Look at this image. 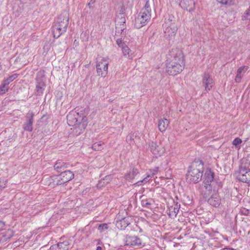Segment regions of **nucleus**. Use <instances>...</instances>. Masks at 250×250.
Wrapping results in <instances>:
<instances>
[{
	"label": "nucleus",
	"mask_w": 250,
	"mask_h": 250,
	"mask_svg": "<svg viewBox=\"0 0 250 250\" xmlns=\"http://www.w3.org/2000/svg\"><path fill=\"white\" fill-rule=\"evenodd\" d=\"M204 171V163L201 160L195 161L188 168L186 174L187 181L190 183H197L201 181Z\"/></svg>",
	"instance_id": "f257e3e1"
},
{
	"label": "nucleus",
	"mask_w": 250,
	"mask_h": 250,
	"mask_svg": "<svg viewBox=\"0 0 250 250\" xmlns=\"http://www.w3.org/2000/svg\"><path fill=\"white\" fill-rule=\"evenodd\" d=\"M69 24V16L67 12H63L57 18L52 27L54 38L58 39L66 31Z\"/></svg>",
	"instance_id": "f03ea898"
},
{
	"label": "nucleus",
	"mask_w": 250,
	"mask_h": 250,
	"mask_svg": "<svg viewBox=\"0 0 250 250\" xmlns=\"http://www.w3.org/2000/svg\"><path fill=\"white\" fill-rule=\"evenodd\" d=\"M87 118L83 113L72 110L67 115V124L69 126L78 127L81 131L87 125Z\"/></svg>",
	"instance_id": "7ed1b4c3"
},
{
	"label": "nucleus",
	"mask_w": 250,
	"mask_h": 250,
	"mask_svg": "<svg viewBox=\"0 0 250 250\" xmlns=\"http://www.w3.org/2000/svg\"><path fill=\"white\" fill-rule=\"evenodd\" d=\"M151 9L148 0L146 1L145 6L135 19L134 25L136 28L139 29L145 26L149 21L151 18Z\"/></svg>",
	"instance_id": "20e7f679"
},
{
	"label": "nucleus",
	"mask_w": 250,
	"mask_h": 250,
	"mask_svg": "<svg viewBox=\"0 0 250 250\" xmlns=\"http://www.w3.org/2000/svg\"><path fill=\"white\" fill-rule=\"evenodd\" d=\"M185 62L180 63L175 61L169 60L166 63V71L172 76H175L181 73L184 68Z\"/></svg>",
	"instance_id": "39448f33"
},
{
	"label": "nucleus",
	"mask_w": 250,
	"mask_h": 250,
	"mask_svg": "<svg viewBox=\"0 0 250 250\" xmlns=\"http://www.w3.org/2000/svg\"><path fill=\"white\" fill-rule=\"evenodd\" d=\"M74 177V174L71 171L66 170L59 175L53 176V180L57 185H61L71 180Z\"/></svg>",
	"instance_id": "423d86ee"
},
{
	"label": "nucleus",
	"mask_w": 250,
	"mask_h": 250,
	"mask_svg": "<svg viewBox=\"0 0 250 250\" xmlns=\"http://www.w3.org/2000/svg\"><path fill=\"white\" fill-rule=\"evenodd\" d=\"M237 179L241 182L250 185V169L241 165L239 167Z\"/></svg>",
	"instance_id": "0eeeda50"
},
{
	"label": "nucleus",
	"mask_w": 250,
	"mask_h": 250,
	"mask_svg": "<svg viewBox=\"0 0 250 250\" xmlns=\"http://www.w3.org/2000/svg\"><path fill=\"white\" fill-rule=\"evenodd\" d=\"M108 63L106 60L102 59L97 61L96 63L97 72L99 76L105 77L107 74Z\"/></svg>",
	"instance_id": "6e6552de"
},
{
	"label": "nucleus",
	"mask_w": 250,
	"mask_h": 250,
	"mask_svg": "<svg viewBox=\"0 0 250 250\" xmlns=\"http://www.w3.org/2000/svg\"><path fill=\"white\" fill-rule=\"evenodd\" d=\"M168 56L169 60L177 61L180 63L185 62L183 53L181 50L178 48L172 49L169 51Z\"/></svg>",
	"instance_id": "1a4fd4ad"
},
{
	"label": "nucleus",
	"mask_w": 250,
	"mask_h": 250,
	"mask_svg": "<svg viewBox=\"0 0 250 250\" xmlns=\"http://www.w3.org/2000/svg\"><path fill=\"white\" fill-rule=\"evenodd\" d=\"M116 32L122 33L126 28L125 19L124 15L120 14L115 19Z\"/></svg>",
	"instance_id": "9d476101"
},
{
	"label": "nucleus",
	"mask_w": 250,
	"mask_h": 250,
	"mask_svg": "<svg viewBox=\"0 0 250 250\" xmlns=\"http://www.w3.org/2000/svg\"><path fill=\"white\" fill-rule=\"evenodd\" d=\"M213 185V184L202 183L199 187V192L204 198L208 197L211 193L212 190H215Z\"/></svg>",
	"instance_id": "9b49d317"
},
{
	"label": "nucleus",
	"mask_w": 250,
	"mask_h": 250,
	"mask_svg": "<svg viewBox=\"0 0 250 250\" xmlns=\"http://www.w3.org/2000/svg\"><path fill=\"white\" fill-rule=\"evenodd\" d=\"M34 113L32 111H29L26 116V121L22 125V128L28 132H31L33 130V117Z\"/></svg>",
	"instance_id": "f8f14e48"
},
{
	"label": "nucleus",
	"mask_w": 250,
	"mask_h": 250,
	"mask_svg": "<svg viewBox=\"0 0 250 250\" xmlns=\"http://www.w3.org/2000/svg\"><path fill=\"white\" fill-rule=\"evenodd\" d=\"M164 29L165 37L167 39L170 41L174 38L177 30V26L164 27Z\"/></svg>",
	"instance_id": "ddd939ff"
},
{
	"label": "nucleus",
	"mask_w": 250,
	"mask_h": 250,
	"mask_svg": "<svg viewBox=\"0 0 250 250\" xmlns=\"http://www.w3.org/2000/svg\"><path fill=\"white\" fill-rule=\"evenodd\" d=\"M202 82L205 89L207 91L210 90L214 85V82L208 73H205L203 78Z\"/></svg>",
	"instance_id": "4468645a"
},
{
	"label": "nucleus",
	"mask_w": 250,
	"mask_h": 250,
	"mask_svg": "<svg viewBox=\"0 0 250 250\" xmlns=\"http://www.w3.org/2000/svg\"><path fill=\"white\" fill-rule=\"evenodd\" d=\"M151 152L154 155L161 156L165 152L163 147H160L155 142H152L149 145Z\"/></svg>",
	"instance_id": "2eb2a0df"
},
{
	"label": "nucleus",
	"mask_w": 250,
	"mask_h": 250,
	"mask_svg": "<svg viewBox=\"0 0 250 250\" xmlns=\"http://www.w3.org/2000/svg\"><path fill=\"white\" fill-rule=\"evenodd\" d=\"M182 6L189 12L192 11L195 8V1L193 0H181Z\"/></svg>",
	"instance_id": "dca6fc26"
},
{
	"label": "nucleus",
	"mask_w": 250,
	"mask_h": 250,
	"mask_svg": "<svg viewBox=\"0 0 250 250\" xmlns=\"http://www.w3.org/2000/svg\"><path fill=\"white\" fill-rule=\"evenodd\" d=\"M208 202L211 206L216 208L218 207L221 203L220 196L216 193L213 194L211 197L208 198Z\"/></svg>",
	"instance_id": "f3484780"
},
{
	"label": "nucleus",
	"mask_w": 250,
	"mask_h": 250,
	"mask_svg": "<svg viewBox=\"0 0 250 250\" xmlns=\"http://www.w3.org/2000/svg\"><path fill=\"white\" fill-rule=\"evenodd\" d=\"M175 18L171 15H167L165 17V23L163 24V27H172L176 26L175 24Z\"/></svg>",
	"instance_id": "a211bd4d"
},
{
	"label": "nucleus",
	"mask_w": 250,
	"mask_h": 250,
	"mask_svg": "<svg viewBox=\"0 0 250 250\" xmlns=\"http://www.w3.org/2000/svg\"><path fill=\"white\" fill-rule=\"evenodd\" d=\"M214 176V173L210 169L206 170L203 178V183L213 184Z\"/></svg>",
	"instance_id": "6ab92c4d"
},
{
	"label": "nucleus",
	"mask_w": 250,
	"mask_h": 250,
	"mask_svg": "<svg viewBox=\"0 0 250 250\" xmlns=\"http://www.w3.org/2000/svg\"><path fill=\"white\" fill-rule=\"evenodd\" d=\"M180 208V205L178 203L174 204L173 206H171L169 208L168 212H167L168 215L171 218H174L176 216V215L179 212V210Z\"/></svg>",
	"instance_id": "aec40b11"
},
{
	"label": "nucleus",
	"mask_w": 250,
	"mask_h": 250,
	"mask_svg": "<svg viewBox=\"0 0 250 250\" xmlns=\"http://www.w3.org/2000/svg\"><path fill=\"white\" fill-rule=\"evenodd\" d=\"M126 242L127 245L138 246L141 244V240L136 236H129L127 237Z\"/></svg>",
	"instance_id": "412c9836"
},
{
	"label": "nucleus",
	"mask_w": 250,
	"mask_h": 250,
	"mask_svg": "<svg viewBox=\"0 0 250 250\" xmlns=\"http://www.w3.org/2000/svg\"><path fill=\"white\" fill-rule=\"evenodd\" d=\"M248 68V66L244 65L240 67L238 69L235 77V81L236 83H239L241 82L242 77L247 71Z\"/></svg>",
	"instance_id": "4be33fe9"
},
{
	"label": "nucleus",
	"mask_w": 250,
	"mask_h": 250,
	"mask_svg": "<svg viewBox=\"0 0 250 250\" xmlns=\"http://www.w3.org/2000/svg\"><path fill=\"white\" fill-rule=\"evenodd\" d=\"M129 224L130 222L128 221V218H124L117 221L116 226L118 229L123 230L125 229Z\"/></svg>",
	"instance_id": "5701e85b"
},
{
	"label": "nucleus",
	"mask_w": 250,
	"mask_h": 250,
	"mask_svg": "<svg viewBox=\"0 0 250 250\" xmlns=\"http://www.w3.org/2000/svg\"><path fill=\"white\" fill-rule=\"evenodd\" d=\"M69 163H64L62 161L57 162L54 166V167L55 170L58 172H60L62 170H64L65 168H68L69 166Z\"/></svg>",
	"instance_id": "b1692460"
},
{
	"label": "nucleus",
	"mask_w": 250,
	"mask_h": 250,
	"mask_svg": "<svg viewBox=\"0 0 250 250\" xmlns=\"http://www.w3.org/2000/svg\"><path fill=\"white\" fill-rule=\"evenodd\" d=\"M138 173V170L137 168H133L125 175V178L126 180L131 181L135 178Z\"/></svg>",
	"instance_id": "393cba45"
},
{
	"label": "nucleus",
	"mask_w": 250,
	"mask_h": 250,
	"mask_svg": "<svg viewBox=\"0 0 250 250\" xmlns=\"http://www.w3.org/2000/svg\"><path fill=\"white\" fill-rule=\"evenodd\" d=\"M169 122L167 119L159 120L158 123L159 129L161 132H164L167 128Z\"/></svg>",
	"instance_id": "a878e982"
},
{
	"label": "nucleus",
	"mask_w": 250,
	"mask_h": 250,
	"mask_svg": "<svg viewBox=\"0 0 250 250\" xmlns=\"http://www.w3.org/2000/svg\"><path fill=\"white\" fill-rule=\"evenodd\" d=\"M45 84L42 80L38 81L36 85V93L37 95H41L42 94Z\"/></svg>",
	"instance_id": "bb28decb"
},
{
	"label": "nucleus",
	"mask_w": 250,
	"mask_h": 250,
	"mask_svg": "<svg viewBox=\"0 0 250 250\" xmlns=\"http://www.w3.org/2000/svg\"><path fill=\"white\" fill-rule=\"evenodd\" d=\"M69 242L67 241H64L62 242L58 243L56 245L53 247H55L56 250H68Z\"/></svg>",
	"instance_id": "cd10ccee"
},
{
	"label": "nucleus",
	"mask_w": 250,
	"mask_h": 250,
	"mask_svg": "<svg viewBox=\"0 0 250 250\" xmlns=\"http://www.w3.org/2000/svg\"><path fill=\"white\" fill-rule=\"evenodd\" d=\"M123 54L124 56L130 58L131 56V50L129 47L126 45L122 48Z\"/></svg>",
	"instance_id": "c85d7f7f"
},
{
	"label": "nucleus",
	"mask_w": 250,
	"mask_h": 250,
	"mask_svg": "<svg viewBox=\"0 0 250 250\" xmlns=\"http://www.w3.org/2000/svg\"><path fill=\"white\" fill-rule=\"evenodd\" d=\"M104 144L101 142L95 143L92 145V148L95 150H101L103 149V145Z\"/></svg>",
	"instance_id": "c756f323"
},
{
	"label": "nucleus",
	"mask_w": 250,
	"mask_h": 250,
	"mask_svg": "<svg viewBox=\"0 0 250 250\" xmlns=\"http://www.w3.org/2000/svg\"><path fill=\"white\" fill-rule=\"evenodd\" d=\"M236 0H217V1L223 4L232 5L234 4Z\"/></svg>",
	"instance_id": "7c9ffc66"
},
{
	"label": "nucleus",
	"mask_w": 250,
	"mask_h": 250,
	"mask_svg": "<svg viewBox=\"0 0 250 250\" xmlns=\"http://www.w3.org/2000/svg\"><path fill=\"white\" fill-rule=\"evenodd\" d=\"M141 203L143 207L150 208L151 203L150 202H149L148 200H143L142 201Z\"/></svg>",
	"instance_id": "2f4dec72"
},
{
	"label": "nucleus",
	"mask_w": 250,
	"mask_h": 250,
	"mask_svg": "<svg viewBox=\"0 0 250 250\" xmlns=\"http://www.w3.org/2000/svg\"><path fill=\"white\" fill-rule=\"evenodd\" d=\"M151 177L152 176L148 175L143 180H141L137 182V184H138V185L139 186L141 185L143 183H146L151 179Z\"/></svg>",
	"instance_id": "473e14b6"
},
{
	"label": "nucleus",
	"mask_w": 250,
	"mask_h": 250,
	"mask_svg": "<svg viewBox=\"0 0 250 250\" xmlns=\"http://www.w3.org/2000/svg\"><path fill=\"white\" fill-rule=\"evenodd\" d=\"M8 90V89L7 88V87L5 86L4 85H2V84L0 85V94L3 95L5 94L6 92H7Z\"/></svg>",
	"instance_id": "72a5a7b5"
},
{
	"label": "nucleus",
	"mask_w": 250,
	"mask_h": 250,
	"mask_svg": "<svg viewBox=\"0 0 250 250\" xmlns=\"http://www.w3.org/2000/svg\"><path fill=\"white\" fill-rule=\"evenodd\" d=\"M108 229L107 225L106 224H100L98 227V229L100 231H103Z\"/></svg>",
	"instance_id": "f704fd0d"
},
{
	"label": "nucleus",
	"mask_w": 250,
	"mask_h": 250,
	"mask_svg": "<svg viewBox=\"0 0 250 250\" xmlns=\"http://www.w3.org/2000/svg\"><path fill=\"white\" fill-rule=\"evenodd\" d=\"M242 143V140L239 138H236L234 139L232 142V144L235 146H237Z\"/></svg>",
	"instance_id": "c9c22d12"
},
{
	"label": "nucleus",
	"mask_w": 250,
	"mask_h": 250,
	"mask_svg": "<svg viewBox=\"0 0 250 250\" xmlns=\"http://www.w3.org/2000/svg\"><path fill=\"white\" fill-rule=\"evenodd\" d=\"M116 43L118 44V45L121 48L124 47V45H126L125 43L124 42H123L121 39H117L116 40Z\"/></svg>",
	"instance_id": "e433bc0d"
},
{
	"label": "nucleus",
	"mask_w": 250,
	"mask_h": 250,
	"mask_svg": "<svg viewBox=\"0 0 250 250\" xmlns=\"http://www.w3.org/2000/svg\"><path fill=\"white\" fill-rule=\"evenodd\" d=\"M18 75L19 74H14L10 76L8 78H7V79H8L9 82H12L18 77Z\"/></svg>",
	"instance_id": "4c0bfd02"
},
{
	"label": "nucleus",
	"mask_w": 250,
	"mask_h": 250,
	"mask_svg": "<svg viewBox=\"0 0 250 250\" xmlns=\"http://www.w3.org/2000/svg\"><path fill=\"white\" fill-rule=\"evenodd\" d=\"M107 183H108V182H106L105 183L104 179L101 180L99 181V183L97 184V187H98V188H100L104 186V185H105Z\"/></svg>",
	"instance_id": "58836bf2"
},
{
	"label": "nucleus",
	"mask_w": 250,
	"mask_h": 250,
	"mask_svg": "<svg viewBox=\"0 0 250 250\" xmlns=\"http://www.w3.org/2000/svg\"><path fill=\"white\" fill-rule=\"evenodd\" d=\"M240 212L242 214L247 216L250 214V210L244 208L240 210Z\"/></svg>",
	"instance_id": "ea45409f"
},
{
	"label": "nucleus",
	"mask_w": 250,
	"mask_h": 250,
	"mask_svg": "<svg viewBox=\"0 0 250 250\" xmlns=\"http://www.w3.org/2000/svg\"><path fill=\"white\" fill-rule=\"evenodd\" d=\"M134 135L133 134L129 135L126 137V141L127 142L131 144L132 141L134 140Z\"/></svg>",
	"instance_id": "a19ab883"
},
{
	"label": "nucleus",
	"mask_w": 250,
	"mask_h": 250,
	"mask_svg": "<svg viewBox=\"0 0 250 250\" xmlns=\"http://www.w3.org/2000/svg\"><path fill=\"white\" fill-rule=\"evenodd\" d=\"M10 82H9L8 79H5L3 80L2 83H1L2 85H4L5 86L7 87V88L9 89V84L10 83Z\"/></svg>",
	"instance_id": "79ce46f5"
},
{
	"label": "nucleus",
	"mask_w": 250,
	"mask_h": 250,
	"mask_svg": "<svg viewBox=\"0 0 250 250\" xmlns=\"http://www.w3.org/2000/svg\"><path fill=\"white\" fill-rule=\"evenodd\" d=\"M95 2V0H90L89 2L87 4L89 7V8L92 7Z\"/></svg>",
	"instance_id": "37998d69"
},
{
	"label": "nucleus",
	"mask_w": 250,
	"mask_h": 250,
	"mask_svg": "<svg viewBox=\"0 0 250 250\" xmlns=\"http://www.w3.org/2000/svg\"><path fill=\"white\" fill-rule=\"evenodd\" d=\"M159 168L158 167H155L154 169H153L152 172L151 173V175L153 176L154 175L156 174L157 172L158 171Z\"/></svg>",
	"instance_id": "c03bdc74"
},
{
	"label": "nucleus",
	"mask_w": 250,
	"mask_h": 250,
	"mask_svg": "<svg viewBox=\"0 0 250 250\" xmlns=\"http://www.w3.org/2000/svg\"><path fill=\"white\" fill-rule=\"evenodd\" d=\"M125 10V8L123 6L121 7V10H120V12L118 15L122 14L123 15H124Z\"/></svg>",
	"instance_id": "a18cd8bd"
},
{
	"label": "nucleus",
	"mask_w": 250,
	"mask_h": 250,
	"mask_svg": "<svg viewBox=\"0 0 250 250\" xmlns=\"http://www.w3.org/2000/svg\"><path fill=\"white\" fill-rule=\"evenodd\" d=\"M78 45H79V42L77 41L76 40H75V41H74L73 45L75 46V47H77L78 46Z\"/></svg>",
	"instance_id": "49530a36"
},
{
	"label": "nucleus",
	"mask_w": 250,
	"mask_h": 250,
	"mask_svg": "<svg viewBox=\"0 0 250 250\" xmlns=\"http://www.w3.org/2000/svg\"><path fill=\"white\" fill-rule=\"evenodd\" d=\"M221 250H235L233 249H230V248H225L224 249H221Z\"/></svg>",
	"instance_id": "de8ad7c7"
},
{
	"label": "nucleus",
	"mask_w": 250,
	"mask_h": 250,
	"mask_svg": "<svg viewBox=\"0 0 250 250\" xmlns=\"http://www.w3.org/2000/svg\"><path fill=\"white\" fill-rule=\"evenodd\" d=\"M96 250H102V248L101 247L98 246L97 247Z\"/></svg>",
	"instance_id": "09e8293b"
}]
</instances>
